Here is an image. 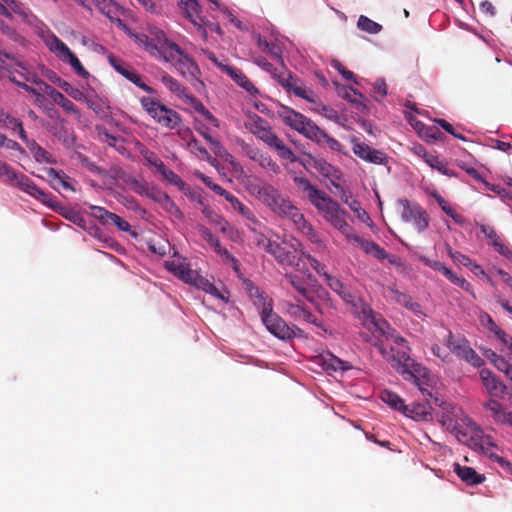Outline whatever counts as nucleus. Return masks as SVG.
I'll list each match as a JSON object with an SVG mask.
<instances>
[{
  "label": "nucleus",
  "mask_w": 512,
  "mask_h": 512,
  "mask_svg": "<svg viewBox=\"0 0 512 512\" xmlns=\"http://www.w3.org/2000/svg\"><path fill=\"white\" fill-rule=\"evenodd\" d=\"M47 88H50V92L48 94L57 105H59L67 113H72L76 115V117H80L79 110L75 107L71 100H69L64 94L55 88L50 86H47Z\"/></svg>",
  "instance_id": "30"
},
{
  "label": "nucleus",
  "mask_w": 512,
  "mask_h": 512,
  "mask_svg": "<svg viewBox=\"0 0 512 512\" xmlns=\"http://www.w3.org/2000/svg\"><path fill=\"white\" fill-rule=\"evenodd\" d=\"M352 144L353 153L363 161L376 165L387 164L388 157L384 152L360 142L357 138L352 139Z\"/></svg>",
  "instance_id": "14"
},
{
  "label": "nucleus",
  "mask_w": 512,
  "mask_h": 512,
  "mask_svg": "<svg viewBox=\"0 0 512 512\" xmlns=\"http://www.w3.org/2000/svg\"><path fill=\"white\" fill-rule=\"evenodd\" d=\"M480 229L491 246H493L495 242H498L501 239L496 230L491 226L481 225Z\"/></svg>",
  "instance_id": "62"
},
{
  "label": "nucleus",
  "mask_w": 512,
  "mask_h": 512,
  "mask_svg": "<svg viewBox=\"0 0 512 512\" xmlns=\"http://www.w3.org/2000/svg\"><path fill=\"white\" fill-rule=\"evenodd\" d=\"M277 114L279 118H281L287 126L291 127L292 129L298 131L301 134L306 128V123H309L311 121L303 114L284 105L280 106L279 110L277 111Z\"/></svg>",
  "instance_id": "15"
},
{
  "label": "nucleus",
  "mask_w": 512,
  "mask_h": 512,
  "mask_svg": "<svg viewBox=\"0 0 512 512\" xmlns=\"http://www.w3.org/2000/svg\"><path fill=\"white\" fill-rule=\"evenodd\" d=\"M224 72L228 74L240 87L245 89L249 94H258V89L249 80V78L239 69L235 67H225Z\"/></svg>",
  "instance_id": "25"
},
{
  "label": "nucleus",
  "mask_w": 512,
  "mask_h": 512,
  "mask_svg": "<svg viewBox=\"0 0 512 512\" xmlns=\"http://www.w3.org/2000/svg\"><path fill=\"white\" fill-rule=\"evenodd\" d=\"M140 154L149 166H153L157 170L164 169V162L157 156L155 152L142 146L140 149Z\"/></svg>",
  "instance_id": "45"
},
{
  "label": "nucleus",
  "mask_w": 512,
  "mask_h": 512,
  "mask_svg": "<svg viewBox=\"0 0 512 512\" xmlns=\"http://www.w3.org/2000/svg\"><path fill=\"white\" fill-rule=\"evenodd\" d=\"M50 49L63 61L68 62L73 70L83 78L89 77V72L83 67L77 56L58 37H54Z\"/></svg>",
  "instance_id": "12"
},
{
  "label": "nucleus",
  "mask_w": 512,
  "mask_h": 512,
  "mask_svg": "<svg viewBox=\"0 0 512 512\" xmlns=\"http://www.w3.org/2000/svg\"><path fill=\"white\" fill-rule=\"evenodd\" d=\"M202 213L211 224L219 226L221 232H227L228 222L220 214L206 205L203 207Z\"/></svg>",
  "instance_id": "37"
},
{
  "label": "nucleus",
  "mask_w": 512,
  "mask_h": 512,
  "mask_svg": "<svg viewBox=\"0 0 512 512\" xmlns=\"http://www.w3.org/2000/svg\"><path fill=\"white\" fill-rule=\"evenodd\" d=\"M197 230L201 237L214 249L220 248V240L207 227L199 225Z\"/></svg>",
  "instance_id": "52"
},
{
  "label": "nucleus",
  "mask_w": 512,
  "mask_h": 512,
  "mask_svg": "<svg viewBox=\"0 0 512 512\" xmlns=\"http://www.w3.org/2000/svg\"><path fill=\"white\" fill-rule=\"evenodd\" d=\"M162 82L164 85L175 95H177L180 98H189L191 100H194L193 97L189 96L187 94L186 88L176 79H174L172 76L168 74H164L161 77Z\"/></svg>",
  "instance_id": "32"
},
{
  "label": "nucleus",
  "mask_w": 512,
  "mask_h": 512,
  "mask_svg": "<svg viewBox=\"0 0 512 512\" xmlns=\"http://www.w3.org/2000/svg\"><path fill=\"white\" fill-rule=\"evenodd\" d=\"M77 4L80 6L91 10L92 6L94 5L99 10L103 11L105 7L107 6L108 0H74Z\"/></svg>",
  "instance_id": "60"
},
{
  "label": "nucleus",
  "mask_w": 512,
  "mask_h": 512,
  "mask_svg": "<svg viewBox=\"0 0 512 512\" xmlns=\"http://www.w3.org/2000/svg\"><path fill=\"white\" fill-rule=\"evenodd\" d=\"M267 125H269L267 121L258 115L250 117L249 120L245 122V128L256 137Z\"/></svg>",
  "instance_id": "44"
},
{
  "label": "nucleus",
  "mask_w": 512,
  "mask_h": 512,
  "mask_svg": "<svg viewBox=\"0 0 512 512\" xmlns=\"http://www.w3.org/2000/svg\"><path fill=\"white\" fill-rule=\"evenodd\" d=\"M302 134L318 144H323L327 138V133L319 128L313 121L306 123V128Z\"/></svg>",
  "instance_id": "35"
},
{
  "label": "nucleus",
  "mask_w": 512,
  "mask_h": 512,
  "mask_svg": "<svg viewBox=\"0 0 512 512\" xmlns=\"http://www.w3.org/2000/svg\"><path fill=\"white\" fill-rule=\"evenodd\" d=\"M492 362L499 371L503 372L506 377L512 381V363H510L504 356L496 354H494Z\"/></svg>",
  "instance_id": "48"
},
{
  "label": "nucleus",
  "mask_w": 512,
  "mask_h": 512,
  "mask_svg": "<svg viewBox=\"0 0 512 512\" xmlns=\"http://www.w3.org/2000/svg\"><path fill=\"white\" fill-rule=\"evenodd\" d=\"M480 322L485 329L493 334L501 346V351H505V347L512 341V336L500 328L493 318L486 312L480 315Z\"/></svg>",
  "instance_id": "17"
},
{
  "label": "nucleus",
  "mask_w": 512,
  "mask_h": 512,
  "mask_svg": "<svg viewBox=\"0 0 512 512\" xmlns=\"http://www.w3.org/2000/svg\"><path fill=\"white\" fill-rule=\"evenodd\" d=\"M26 143V146L30 153L32 154L33 158L38 163H46V164H55L56 159L51 155L49 152H47L43 147H41L35 140H24Z\"/></svg>",
  "instance_id": "28"
},
{
  "label": "nucleus",
  "mask_w": 512,
  "mask_h": 512,
  "mask_svg": "<svg viewBox=\"0 0 512 512\" xmlns=\"http://www.w3.org/2000/svg\"><path fill=\"white\" fill-rule=\"evenodd\" d=\"M323 278L334 292L345 302L353 306V313L362 322V325L373 334L377 341H380L381 337L389 335L391 330L389 323L380 314L375 313L370 305L352 295L337 277L323 273Z\"/></svg>",
  "instance_id": "1"
},
{
  "label": "nucleus",
  "mask_w": 512,
  "mask_h": 512,
  "mask_svg": "<svg viewBox=\"0 0 512 512\" xmlns=\"http://www.w3.org/2000/svg\"><path fill=\"white\" fill-rule=\"evenodd\" d=\"M419 260L426 266L430 267L433 270L441 272L449 281L453 278L455 273L446 267L442 262L437 260H431L426 256H420Z\"/></svg>",
  "instance_id": "39"
},
{
  "label": "nucleus",
  "mask_w": 512,
  "mask_h": 512,
  "mask_svg": "<svg viewBox=\"0 0 512 512\" xmlns=\"http://www.w3.org/2000/svg\"><path fill=\"white\" fill-rule=\"evenodd\" d=\"M387 95V84L383 78L373 83V97L376 101H382Z\"/></svg>",
  "instance_id": "55"
},
{
  "label": "nucleus",
  "mask_w": 512,
  "mask_h": 512,
  "mask_svg": "<svg viewBox=\"0 0 512 512\" xmlns=\"http://www.w3.org/2000/svg\"><path fill=\"white\" fill-rule=\"evenodd\" d=\"M322 365L325 370L330 371H338V370H347L348 367L345 366V362L338 359L332 354H328L326 357L322 358Z\"/></svg>",
  "instance_id": "46"
},
{
  "label": "nucleus",
  "mask_w": 512,
  "mask_h": 512,
  "mask_svg": "<svg viewBox=\"0 0 512 512\" xmlns=\"http://www.w3.org/2000/svg\"><path fill=\"white\" fill-rule=\"evenodd\" d=\"M165 268L177 278L188 284H193L198 275V273L192 270L187 263L180 260L166 261Z\"/></svg>",
  "instance_id": "20"
},
{
  "label": "nucleus",
  "mask_w": 512,
  "mask_h": 512,
  "mask_svg": "<svg viewBox=\"0 0 512 512\" xmlns=\"http://www.w3.org/2000/svg\"><path fill=\"white\" fill-rule=\"evenodd\" d=\"M257 138L263 141L270 149L274 150L281 159L291 163L299 161L294 152L273 132L270 125L265 126L257 135Z\"/></svg>",
  "instance_id": "11"
},
{
  "label": "nucleus",
  "mask_w": 512,
  "mask_h": 512,
  "mask_svg": "<svg viewBox=\"0 0 512 512\" xmlns=\"http://www.w3.org/2000/svg\"><path fill=\"white\" fill-rule=\"evenodd\" d=\"M380 398L392 409L400 411L401 413H403L404 409H406V404L404 403V400L398 394L392 391L383 390L380 394Z\"/></svg>",
  "instance_id": "33"
},
{
  "label": "nucleus",
  "mask_w": 512,
  "mask_h": 512,
  "mask_svg": "<svg viewBox=\"0 0 512 512\" xmlns=\"http://www.w3.org/2000/svg\"><path fill=\"white\" fill-rule=\"evenodd\" d=\"M291 92H293L297 97L303 98L308 102H316V94L311 89H307L305 86L298 85L297 82L294 83L293 87L291 88Z\"/></svg>",
  "instance_id": "50"
},
{
  "label": "nucleus",
  "mask_w": 512,
  "mask_h": 512,
  "mask_svg": "<svg viewBox=\"0 0 512 512\" xmlns=\"http://www.w3.org/2000/svg\"><path fill=\"white\" fill-rule=\"evenodd\" d=\"M286 312L292 317L294 320L299 321L303 320L305 322L311 323L315 326H321L318 322V319L315 315H313L300 300H297V303L286 302Z\"/></svg>",
  "instance_id": "21"
},
{
  "label": "nucleus",
  "mask_w": 512,
  "mask_h": 512,
  "mask_svg": "<svg viewBox=\"0 0 512 512\" xmlns=\"http://www.w3.org/2000/svg\"><path fill=\"white\" fill-rule=\"evenodd\" d=\"M246 289L249 292V295L252 299H254V304L263 308L264 302H270L272 303L271 299H268L267 297L263 296V293L260 291V289L254 285L251 281H246Z\"/></svg>",
  "instance_id": "43"
},
{
  "label": "nucleus",
  "mask_w": 512,
  "mask_h": 512,
  "mask_svg": "<svg viewBox=\"0 0 512 512\" xmlns=\"http://www.w3.org/2000/svg\"><path fill=\"white\" fill-rule=\"evenodd\" d=\"M128 184L130 185L131 189L139 194V195H144L146 196L148 191H149V188H150V184L145 182V181H140L136 178H133L131 177L128 181Z\"/></svg>",
  "instance_id": "57"
},
{
  "label": "nucleus",
  "mask_w": 512,
  "mask_h": 512,
  "mask_svg": "<svg viewBox=\"0 0 512 512\" xmlns=\"http://www.w3.org/2000/svg\"><path fill=\"white\" fill-rule=\"evenodd\" d=\"M91 215L101 224L107 225L111 222L113 213L100 206H91Z\"/></svg>",
  "instance_id": "49"
},
{
  "label": "nucleus",
  "mask_w": 512,
  "mask_h": 512,
  "mask_svg": "<svg viewBox=\"0 0 512 512\" xmlns=\"http://www.w3.org/2000/svg\"><path fill=\"white\" fill-rule=\"evenodd\" d=\"M444 344L457 358L465 360L472 366L481 367L484 364V360L472 349L464 337L455 336L449 332Z\"/></svg>",
  "instance_id": "10"
},
{
  "label": "nucleus",
  "mask_w": 512,
  "mask_h": 512,
  "mask_svg": "<svg viewBox=\"0 0 512 512\" xmlns=\"http://www.w3.org/2000/svg\"><path fill=\"white\" fill-rule=\"evenodd\" d=\"M160 204L163 207V209H165L168 213L172 214L176 218H183V213L168 194Z\"/></svg>",
  "instance_id": "56"
},
{
  "label": "nucleus",
  "mask_w": 512,
  "mask_h": 512,
  "mask_svg": "<svg viewBox=\"0 0 512 512\" xmlns=\"http://www.w3.org/2000/svg\"><path fill=\"white\" fill-rule=\"evenodd\" d=\"M389 358L393 368L401 374L406 381H412L422 392L431 395L428 391L429 371L420 363H416L405 351H394Z\"/></svg>",
  "instance_id": "5"
},
{
  "label": "nucleus",
  "mask_w": 512,
  "mask_h": 512,
  "mask_svg": "<svg viewBox=\"0 0 512 512\" xmlns=\"http://www.w3.org/2000/svg\"><path fill=\"white\" fill-rule=\"evenodd\" d=\"M155 38L150 39L147 35L141 33L136 34L132 33L131 37L134 41L143 46L149 53L156 54L158 53L165 60H168L167 52H170V55L174 57V53L180 54V47L167 39L165 33L163 31H156L154 33Z\"/></svg>",
  "instance_id": "9"
},
{
  "label": "nucleus",
  "mask_w": 512,
  "mask_h": 512,
  "mask_svg": "<svg viewBox=\"0 0 512 512\" xmlns=\"http://www.w3.org/2000/svg\"><path fill=\"white\" fill-rule=\"evenodd\" d=\"M180 122L181 118L179 114L176 111L169 109L159 124L169 129H174L179 125Z\"/></svg>",
  "instance_id": "53"
},
{
  "label": "nucleus",
  "mask_w": 512,
  "mask_h": 512,
  "mask_svg": "<svg viewBox=\"0 0 512 512\" xmlns=\"http://www.w3.org/2000/svg\"><path fill=\"white\" fill-rule=\"evenodd\" d=\"M0 179L8 185L16 187L22 192L34 197L48 207L55 209L57 201L53 195L40 189L28 176L17 172L9 164Z\"/></svg>",
  "instance_id": "7"
},
{
  "label": "nucleus",
  "mask_w": 512,
  "mask_h": 512,
  "mask_svg": "<svg viewBox=\"0 0 512 512\" xmlns=\"http://www.w3.org/2000/svg\"><path fill=\"white\" fill-rule=\"evenodd\" d=\"M347 241L354 245L355 247L364 251L366 254L372 255L380 261L385 260V257H387V252L377 243L362 238L359 235L355 234L354 232L351 234V236H349Z\"/></svg>",
  "instance_id": "16"
},
{
  "label": "nucleus",
  "mask_w": 512,
  "mask_h": 512,
  "mask_svg": "<svg viewBox=\"0 0 512 512\" xmlns=\"http://www.w3.org/2000/svg\"><path fill=\"white\" fill-rule=\"evenodd\" d=\"M484 407L486 410L490 411L491 414H492V417L495 419V421H499L500 418L505 414V410L503 408V405L494 400V399H490L488 400L485 404H484Z\"/></svg>",
  "instance_id": "51"
},
{
  "label": "nucleus",
  "mask_w": 512,
  "mask_h": 512,
  "mask_svg": "<svg viewBox=\"0 0 512 512\" xmlns=\"http://www.w3.org/2000/svg\"><path fill=\"white\" fill-rule=\"evenodd\" d=\"M307 164L327 178H338L339 170L322 158L308 155Z\"/></svg>",
  "instance_id": "26"
},
{
  "label": "nucleus",
  "mask_w": 512,
  "mask_h": 512,
  "mask_svg": "<svg viewBox=\"0 0 512 512\" xmlns=\"http://www.w3.org/2000/svg\"><path fill=\"white\" fill-rule=\"evenodd\" d=\"M387 296L395 301L396 303L404 306L405 304H407V301L409 300V298L411 296L405 294V293H402L400 292L399 290L395 289L394 287H389L387 289Z\"/></svg>",
  "instance_id": "59"
},
{
  "label": "nucleus",
  "mask_w": 512,
  "mask_h": 512,
  "mask_svg": "<svg viewBox=\"0 0 512 512\" xmlns=\"http://www.w3.org/2000/svg\"><path fill=\"white\" fill-rule=\"evenodd\" d=\"M180 9L185 17L196 27L201 28L204 24L201 16L200 6L197 0H180Z\"/></svg>",
  "instance_id": "23"
},
{
  "label": "nucleus",
  "mask_w": 512,
  "mask_h": 512,
  "mask_svg": "<svg viewBox=\"0 0 512 512\" xmlns=\"http://www.w3.org/2000/svg\"><path fill=\"white\" fill-rule=\"evenodd\" d=\"M403 414L415 421H426L431 417V406L427 401L406 405Z\"/></svg>",
  "instance_id": "24"
},
{
  "label": "nucleus",
  "mask_w": 512,
  "mask_h": 512,
  "mask_svg": "<svg viewBox=\"0 0 512 512\" xmlns=\"http://www.w3.org/2000/svg\"><path fill=\"white\" fill-rule=\"evenodd\" d=\"M260 316L267 330L281 340H291L303 333L300 328L295 325L289 326L284 319L274 313L270 302H264Z\"/></svg>",
  "instance_id": "8"
},
{
  "label": "nucleus",
  "mask_w": 512,
  "mask_h": 512,
  "mask_svg": "<svg viewBox=\"0 0 512 512\" xmlns=\"http://www.w3.org/2000/svg\"><path fill=\"white\" fill-rule=\"evenodd\" d=\"M255 243L257 246L264 248V250L271 255L274 246L277 245L278 242L272 241L268 239L264 234L257 233L255 235Z\"/></svg>",
  "instance_id": "58"
},
{
  "label": "nucleus",
  "mask_w": 512,
  "mask_h": 512,
  "mask_svg": "<svg viewBox=\"0 0 512 512\" xmlns=\"http://www.w3.org/2000/svg\"><path fill=\"white\" fill-rule=\"evenodd\" d=\"M247 190L254 195L272 213L290 221L300 211L290 198L272 184L255 178L249 181Z\"/></svg>",
  "instance_id": "4"
},
{
  "label": "nucleus",
  "mask_w": 512,
  "mask_h": 512,
  "mask_svg": "<svg viewBox=\"0 0 512 512\" xmlns=\"http://www.w3.org/2000/svg\"><path fill=\"white\" fill-rule=\"evenodd\" d=\"M227 201L231 204V207L234 210L238 211L244 218L253 223L258 222L252 210L248 208L245 204H243L236 196L230 194L229 197L227 198Z\"/></svg>",
  "instance_id": "36"
},
{
  "label": "nucleus",
  "mask_w": 512,
  "mask_h": 512,
  "mask_svg": "<svg viewBox=\"0 0 512 512\" xmlns=\"http://www.w3.org/2000/svg\"><path fill=\"white\" fill-rule=\"evenodd\" d=\"M291 222L310 242L318 245L319 247L323 246V242L321 241L318 233L300 211L294 216Z\"/></svg>",
  "instance_id": "22"
},
{
  "label": "nucleus",
  "mask_w": 512,
  "mask_h": 512,
  "mask_svg": "<svg viewBox=\"0 0 512 512\" xmlns=\"http://www.w3.org/2000/svg\"><path fill=\"white\" fill-rule=\"evenodd\" d=\"M192 285L202 289L206 293H209L215 297L223 298L217 287L214 284L210 283L207 279L200 276L199 274L197 275V278L195 279Z\"/></svg>",
  "instance_id": "47"
},
{
  "label": "nucleus",
  "mask_w": 512,
  "mask_h": 512,
  "mask_svg": "<svg viewBox=\"0 0 512 512\" xmlns=\"http://www.w3.org/2000/svg\"><path fill=\"white\" fill-rule=\"evenodd\" d=\"M357 27L369 34H378L382 31V25L373 21L365 15H360L357 21Z\"/></svg>",
  "instance_id": "41"
},
{
  "label": "nucleus",
  "mask_w": 512,
  "mask_h": 512,
  "mask_svg": "<svg viewBox=\"0 0 512 512\" xmlns=\"http://www.w3.org/2000/svg\"><path fill=\"white\" fill-rule=\"evenodd\" d=\"M294 181L319 213L348 239L353 233V228L347 223V212L325 192L312 185L307 178L296 177Z\"/></svg>",
  "instance_id": "2"
},
{
  "label": "nucleus",
  "mask_w": 512,
  "mask_h": 512,
  "mask_svg": "<svg viewBox=\"0 0 512 512\" xmlns=\"http://www.w3.org/2000/svg\"><path fill=\"white\" fill-rule=\"evenodd\" d=\"M403 307L411 311L415 316L419 318L426 317V314L423 312L421 305L418 302L414 301L412 297L409 298L407 304H405Z\"/></svg>",
  "instance_id": "63"
},
{
  "label": "nucleus",
  "mask_w": 512,
  "mask_h": 512,
  "mask_svg": "<svg viewBox=\"0 0 512 512\" xmlns=\"http://www.w3.org/2000/svg\"><path fill=\"white\" fill-rule=\"evenodd\" d=\"M492 247L496 252L512 262V249L506 245L502 239H500L498 242H495Z\"/></svg>",
  "instance_id": "61"
},
{
  "label": "nucleus",
  "mask_w": 512,
  "mask_h": 512,
  "mask_svg": "<svg viewBox=\"0 0 512 512\" xmlns=\"http://www.w3.org/2000/svg\"><path fill=\"white\" fill-rule=\"evenodd\" d=\"M271 255L282 267H289L306 274L309 270L304 261L306 251L302 243L296 239H285L274 246Z\"/></svg>",
  "instance_id": "6"
},
{
  "label": "nucleus",
  "mask_w": 512,
  "mask_h": 512,
  "mask_svg": "<svg viewBox=\"0 0 512 512\" xmlns=\"http://www.w3.org/2000/svg\"><path fill=\"white\" fill-rule=\"evenodd\" d=\"M403 206L402 219L412 222L418 232L424 231L429 226V217L419 204H411L408 200H401Z\"/></svg>",
  "instance_id": "13"
},
{
  "label": "nucleus",
  "mask_w": 512,
  "mask_h": 512,
  "mask_svg": "<svg viewBox=\"0 0 512 512\" xmlns=\"http://www.w3.org/2000/svg\"><path fill=\"white\" fill-rule=\"evenodd\" d=\"M454 471L458 477L468 485H477L485 480V477L481 474H478L472 467L455 464Z\"/></svg>",
  "instance_id": "27"
},
{
  "label": "nucleus",
  "mask_w": 512,
  "mask_h": 512,
  "mask_svg": "<svg viewBox=\"0 0 512 512\" xmlns=\"http://www.w3.org/2000/svg\"><path fill=\"white\" fill-rule=\"evenodd\" d=\"M294 181L319 213L348 239L353 233V228L347 223V212L325 192L312 185L307 178L296 177Z\"/></svg>",
  "instance_id": "3"
},
{
  "label": "nucleus",
  "mask_w": 512,
  "mask_h": 512,
  "mask_svg": "<svg viewBox=\"0 0 512 512\" xmlns=\"http://www.w3.org/2000/svg\"><path fill=\"white\" fill-rule=\"evenodd\" d=\"M0 122L3 123V125L8 129L17 131L19 137L22 140H27V134L23 128L22 122L19 119L12 117L3 110H0Z\"/></svg>",
  "instance_id": "31"
},
{
  "label": "nucleus",
  "mask_w": 512,
  "mask_h": 512,
  "mask_svg": "<svg viewBox=\"0 0 512 512\" xmlns=\"http://www.w3.org/2000/svg\"><path fill=\"white\" fill-rule=\"evenodd\" d=\"M140 102H141V105L144 108V110L149 115H151L157 109L158 105L160 104L159 101L154 100V99H152L150 97H142L140 99Z\"/></svg>",
  "instance_id": "64"
},
{
  "label": "nucleus",
  "mask_w": 512,
  "mask_h": 512,
  "mask_svg": "<svg viewBox=\"0 0 512 512\" xmlns=\"http://www.w3.org/2000/svg\"><path fill=\"white\" fill-rule=\"evenodd\" d=\"M50 132L58 138L65 147L71 148L74 145L75 137L64 127V125L61 124L59 126L52 127Z\"/></svg>",
  "instance_id": "38"
},
{
  "label": "nucleus",
  "mask_w": 512,
  "mask_h": 512,
  "mask_svg": "<svg viewBox=\"0 0 512 512\" xmlns=\"http://www.w3.org/2000/svg\"><path fill=\"white\" fill-rule=\"evenodd\" d=\"M480 378L491 397H503L506 393V385L489 369L480 371Z\"/></svg>",
  "instance_id": "19"
},
{
  "label": "nucleus",
  "mask_w": 512,
  "mask_h": 512,
  "mask_svg": "<svg viewBox=\"0 0 512 512\" xmlns=\"http://www.w3.org/2000/svg\"><path fill=\"white\" fill-rule=\"evenodd\" d=\"M285 279L303 298L310 300L309 291L303 279L293 273H286Z\"/></svg>",
  "instance_id": "40"
},
{
  "label": "nucleus",
  "mask_w": 512,
  "mask_h": 512,
  "mask_svg": "<svg viewBox=\"0 0 512 512\" xmlns=\"http://www.w3.org/2000/svg\"><path fill=\"white\" fill-rule=\"evenodd\" d=\"M442 426L455 433L457 439L461 442H467V433L458 428L457 423L449 416L443 415L440 420Z\"/></svg>",
  "instance_id": "42"
},
{
  "label": "nucleus",
  "mask_w": 512,
  "mask_h": 512,
  "mask_svg": "<svg viewBox=\"0 0 512 512\" xmlns=\"http://www.w3.org/2000/svg\"><path fill=\"white\" fill-rule=\"evenodd\" d=\"M187 145L191 152L196 154L201 160H208L210 158L207 149H205L197 139L192 138L188 141Z\"/></svg>",
  "instance_id": "54"
},
{
  "label": "nucleus",
  "mask_w": 512,
  "mask_h": 512,
  "mask_svg": "<svg viewBox=\"0 0 512 512\" xmlns=\"http://www.w3.org/2000/svg\"><path fill=\"white\" fill-rule=\"evenodd\" d=\"M245 153L251 160L257 162L261 168L275 175L281 172L280 166L267 153L248 145L245 147Z\"/></svg>",
  "instance_id": "18"
},
{
  "label": "nucleus",
  "mask_w": 512,
  "mask_h": 512,
  "mask_svg": "<svg viewBox=\"0 0 512 512\" xmlns=\"http://www.w3.org/2000/svg\"><path fill=\"white\" fill-rule=\"evenodd\" d=\"M430 196L433 197L438 205L441 207L442 211L447 214L449 217H451L456 223L463 224L464 218L460 214L456 213L454 209L449 205V203L437 192L432 191L430 192Z\"/></svg>",
  "instance_id": "34"
},
{
  "label": "nucleus",
  "mask_w": 512,
  "mask_h": 512,
  "mask_svg": "<svg viewBox=\"0 0 512 512\" xmlns=\"http://www.w3.org/2000/svg\"><path fill=\"white\" fill-rule=\"evenodd\" d=\"M167 57H168L167 61H171V60H175V59L177 60L178 70L183 75H185L187 72L190 75L194 76L195 73L198 71V67L195 64V62L191 58H189L187 55H184L181 50H180V54L174 53V57H172L170 55V52L168 51Z\"/></svg>",
  "instance_id": "29"
}]
</instances>
